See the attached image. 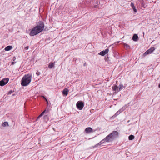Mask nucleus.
<instances>
[{
	"mask_svg": "<svg viewBox=\"0 0 160 160\" xmlns=\"http://www.w3.org/2000/svg\"><path fill=\"white\" fill-rule=\"evenodd\" d=\"M44 28V24L42 21H40L39 25L32 28L30 31L29 35L32 36L38 34L42 32Z\"/></svg>",
	"mask_w": 160,
	"mask_h": 160,
	"instance_id": "f257e3e1",
	"label": "nucleus"
},
{
	"mask_svg": "<svg viewBox=\"0 0 160 160\" xmlns=\"http://www.w3.org/2000/svg\"><path fill=\"white\" fill-rule=\"evenodd\" d=\"M32 75L29 74L25 75L21 80V84L22 86H27L31 81Z\"/></svg>",
	"mask_w": 160,
	"mask_h": 160,
	"instance_id": "f03ea898",
	"label": "nucleus"
},
{
	"mask_svg": "<svg viewBox=\"0 0 160 160\" xmlns=\"http://www.w3.org/2000/svg\"><path fill=\"white\" fill-rule=\"evenodd\" d=\"M84 103L83 102L81 101H79L77 102L76 106L77 108L79 110H82L83 108Z\"/></svg>",
	"mask_w": 160,
	"mask_h": 160,
	"instance_id": "7ed1b4c3",
	"label": "nucleus"
},
{
	"mask_svg": "<svg viewBox=\"0 0 160 160\" xmlns=\"http://www.w3.org/2000/svg\"><path fill=\"white\" fill-rule=\"evenodd\" d=\"M9 80L8 78H4L0 81V86H3L6 84Z\"/></svg>",
	"mask_w": 160,
	"mask_h": 160,
	"instance_id": "20e7f679",
	"label": "nucleus"
},
{
	"mask_svg": "<svg viewBox=\"0 0 160 160\" xmlns=\"http://www.w3.org/2000/svg\"><path fill=\"white\" fill-rule=\"evenodd\" d=\"M110 135V137H111V138L114 139L118 136V132L117 131H114L109 134V135Z\"/></svg>",
	"mask_w": 160,
	"mask_h": 160,
	"instance_id": "39448f33",
	"label": "nucleus"
},
{
	"mask_svg": "<svg viewBox=\"0 0 160 160\" xmlns=\"http://www.w3.org/2000/svg\"><path fill=\"white\" fill-rule=\"evenodd\" d=\"M110 135H109V134L105 138L103 139L100 142L101 144H102L104 142V141H105L106 142H108L110 141L111 140V139H112L111 138V137H110Z\"/></svg>",
	"mask_w": 160,
	"mask_h": 160,
	"instance_id": "423d86ee",
	"label": "nucleus"
},
{
	"mask_svg": "<svg viewBox=\"0 0 160 160\" xmlns=\"http://www.w3.org/2000/svg\"><path fill=\"white\" fill-rule=\"evenodd\" d=\"M109 51V50L108 49H106L100 52L99 53V54L102 56H104L106 53L108 52Z\"/></svg>",
	"mask_w": 160,
	"mask_h": 160,
	"instance_id": "0eeeda50",
	"label": "nucleus"
},
{
	"mask_svg": "<svg viewBox=\"0 0 160 160\" xmlns=\"http://www.w3.org/2000/svg\"><path fill=\"white\" fill-rule=\"evenodd\" d=\"M85 131L86 133H90L93 132L92 129L90 127L86 128L85 129Z\"/></svg>",
	"mask_w": 160,
	"mask_h": 160,
	"instance_id": "6e6552de",
	"label": "nucleus"
},
{
	"mask_svg": "<svg viewBox=\"0 0 160 160\" xmlns=\"http://www.w3.org/2000/svg\"><path fill=\"white\" fill-rule=\"evenodd\" d=\"M112 90L114 91L115 93H117L119 92L118 87L117 85H115L112 87Z\"/></svg>",
	"mask_w": 160,
	"mask_h": 160,
	"instance_id": "1a4fd4ad",
	"label": "nucleus"
},
{
	"mask_svg": "<svg viewBox=\"0 0 160 160\" xmlns=\"http://www.w3.org/2000/svg\"><path fill=\"white\" fill-rule=\"evenodd\" d=\"M49 111V110L48 109H45L43 112H42L40 115L37 118V119H38L40 117L42 116L45 112L48 113Z\"/></svg>",
	"mask_w": 160,
	"mask_h": 160,
	"instance_id": "9d476101",
	"label": "nucleus"
},
{
	"mask_svg": "<svg viewBox=\"0 0 160 160\" xmlns=\"http://www.w3.org/2000/svg\"><path fill=\"white\" fill-rule=\"evenodd\" d=\"M132 39L134 41H137L138 40V36L136 34H134L133 36Z\"/></svg>",
	"mask_w": 160,
	"mask_h": 160,
	"instance_id": "9b49d317",
	"label": "nucleus"
},
{
	"mask_svg": "<svg viewBox=\"0 0 160 160\" xmlns=\"http://www.w3.org/2000/svg\"><path fill=\"white\" fill-rule=\"evenodd\" d=\"M68 91L67 88L64 89L62 92V93L65 96H67L68 94Z\"/></svg>",
	"mask_w": 160,
	"mask_h": 160,
	"instance_id": "f8f14e48",
	"label": "nucleus"
},
{
	"mask_svg": "<svg viewBox=\"0 0 160 160\" xmlns=\"http://www.w3.org/2000/svg\"><path fill=\"white\" fill-rule=\"evenodd\" d=\"M12 48V46H8L5 48L4 50L6 51H8L11 50Z\"/></svg>",
	"mask_w": 160,
	"mask_h": 160,
	"instance_id": "ddd939ff",
	"label": "nucleus"
},
{
	"mask_svg": "<svg viewBox=\"0 0 160 160\" xmlns=\"http://www.w3.org/2000/svg\"><path fill=\"white\" fill-rule=\"evenodd\" d=\"M131 6L132 7V8H133L134 11L135 12H137V10L135 8V7L134 5V3L132 2L131 3Z\"/></svg>",
	"mask_w": 160,
	"mask_h": 160,
	"instance_id": "4468645a",
	"label": "nucleus"
},
{
	"mask_svg": "<svg viewBox=\"0 0 160 160\" xmlns=\"http://www.w3.org/2000/svg\"><path fill=\"white\" fill-rule=\"evenodd\" d=\"M54 66V63L53 62H50L48 65V68H51Z\"/></svg>",
	"mask_w": 160,
	"mask_h": 160,
	"instance_id": "2eb2a0df",
	"label": "nucleus"
},
{
	"mask_svg": "<svg viewBox=\"0 0 160 160\" xmlns=\"http://www.w3.org/2000/svg\"><path fill=\"white\" fill-rule=\"evenodd\" d=\"M134 138V136L133 135H131L129 136L128 139L129 140H132Z\"/></svg>",
	"mask_w": 160,
	"mask_h": 160,
	"instance_id": "dca6fc26",
	"label": "nucleus"
},
{
	"mask_svg": "<svg viewBox=\"0 0 160 160\" xmlns=\"http://www.w3.org/2000/svg\"><path fill=\"white\" fill-rule=\"evenodd\" d=\"M2 126L5 127L6 126H8V122H3L2 125Z\"/></svg>",
	"mask_w": 160,
	"mask_h": 160,
	"instance_id": "f3484780",
	"label": "nucleus"
},
{
	"mask_svg": "<svg viewBox=\"0 0 160 160\" xmlns=\"http://www.w3.org/2000/svg\"><path fill=\"white\" fill-rule=\"evenodd\" d=\"M124 47L127 49H129L130 48V46L126 44H124Z\"/></svg>",
	"mask_w": 160,
	"mask_h": 160,
	"instance_id": "a211bd4d",
	"label": "nucleus"
},
{
	"mask_svg": "<svg viewBox=\"0 0 160 160\" xmlns=\"http://www.w3.org/2000/svg\"><path fill=\"white\" fill-rule=\"evenodd\" d=\"M118 87V89H119V91L122 89V88L123 87V86L122 85H120Z\"/></svg>",
	"mask_w": 160,
	"mask_h": 160,
	"instance_id": "6ab92c4d",
	"label": "nucleus"
},
{
	"mask_svg": "<svg viewBox=\"0 0 160 160\" xmlns=\"http://www.w3.org/2000/svg\"><path fill=\"white\" fill-rule=\"evenodd\" d=\"M149 50H150L151 52H152L155 50V48L154 47H152L150 49H149Z\"/></svg>",
	"mask_w": 160,
	"mask_h": 160,
	"instance_id": "aec40b11",
	"label": "nucleus"
},
{
	"mask_svg": "<svg viewBox=\"0 0 160 160\" xmlns=\"http://www.w3.org/2000/svg\"><path fill=\"white\" fill-rule=\"evenodd\" d=\"M149 53L147 51H146L144 53V55L145 56V55H146L148 54H149Z\"/></svg>",
	"mask_w": 160,
	"mask_h": 160,
	"instance_id": "412c9836",
	"label": "nucleus"
},
{
	"mask_svg": "<svg viewBox=\"0 0 160 160\" xmlns=\"http://www.w3.org/2000/svg\"><path fill=\"white\" fill-rule=\"evenodd\" d=\"M36 74L37 75L39 76V75H40V72H39L37 71V72H36Z\"/></svg>",
	"mask_w": 160,
	"mask_h": 160,
	"instance_id": "4be33fe9",
	"label": "nucleus"
},
{
	"mask_svg": "<svg viewBox=\"0 0 160 160\" xmlns=\"http://www.w3.org/2000/svg\"><path fill=\"white\" fill-rule=\"evenodd\" d=\"M29 48V47L28 46H27L25 48V49L26 50H28Z\"/></svg>",
	"mask_w": 160,
	"mask_h": 160,
	"instance_id": "5701e85b",
	"label": "nucleus"
},
{
	"mask_svg": "<svg viewBox=\"0 0 160 160\" xmlns=\"http://www.w3.org/2000/svg\"><path fill=\"white\" fill-rule=\"evenodd\" d=\"M43 98L44 99H45V100L47 102V103H48V101L47 99L45 97H44V96H43Z\"/></svg>",
	"mask_w": 160,
	"mask_h": 160,
	"instance_id": "b1692460",
	"label": "nucleus"
},
{
	"mask_svg": "<svg viewBox=\"0 0 160 160\" xmlns=\"http://www.w3.org/2000/svg\"><path fill=\"white\" fill-rule=\"evenodd\" d=\"M147 51L149 53L151 52V51H150V50H149V49Z\"/></svg>",
	"mask_w": 160,
	"mask_h": 160,
	"instance_id": "393cba45",
	"label": "nucleus"
},
{
	"mask_svg": "<svg viewBox=\"0 0 160 160\" xmlns=\"http://www.w3.org/2000/svg\"><path fill=\"white\" fill-rule=\"evenodd\" d=\"M12 92V91H9V93L10 94H11Z\"/></svg>",
	"mask_w": 160,
	"mask_h": 160,
	"instance_id": "a878e982",
	"label": "nucleus"
},
{
	"mask_svg": "<svg viewBox=\"0 0 160 160\" xmlns=\"http://www.w3.org/2000/svg\"><path fill=\"white\" fill-rule=\"evenodd\" d=\"M16 59V58L14 57L13 58V60L14 61Z\"/></svg>",
	"mask_w": 160,
	"mask_h": 160,
	"instance_id": "bb28decb",
	"label": "nucleus"
},
{
	"mask_svg": "<svg viewBox=\"0 0 160 160\" xmlns=\"http://www.w3.org/2000/svg\"><path fill=\"white\" fill-rule=\"evenodd\" d=\"M15 63V62H12V65H13Z\"/></svg>",
	"mask_w": 160,
	"mask_h": 160,
	"instance_id": "cd10ccee",
	"label": "nucleus"
},
{
	"mask_svg": "<svg viewBox=\"0 0 160 160\" xmlns=\"http://www.w3.org/2000/svg\"><path fill=\"white\" fill-rule=\"evenodd\" d=\"M158 87L160 88V84L159 85Z\"/></svg>",
	"mask_w": 160,
	"mask_h": 160,
	"instance_id": "c85d7f7f",
	"label": "nucleus"
},
{
	"mask_svg": "<svg viewBox=\"0 0 160 160\" xmlns=\"http://www.w3.org/2000/svg\"><path fill=\"white\" fill-rule=\"evenodd\" d=\"M47 117V116H44V118H45V117Z\"/></svg>",
	"mask_w": 160,
	"mask_h": 160,
	"instance_id": "c756f323",
	"label": "nucleus"
}]
</instances>
